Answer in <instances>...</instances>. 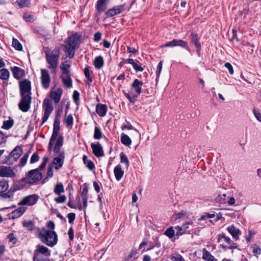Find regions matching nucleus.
<instances>
[{
    "label": "nucleus",
    "instance_id": "nucleus-12",
    "mask_svg": "<svg viewBox=\"0 0 261 261\" xmlns=\"http://www.w3.org/2000/svg\"><path fill=\"white\" fill-rule=\"evenodd\" d=\"M41 82L43 88L47 89L49 88L50 83V77L49 72L46 69H41Z\"/></svg>",
    "mask_w": 261,
    "mask_h": 261
},
{
    "label": "nucleus",
    "instance_id": "nucleus-63",
    "mask_svg": "<svg viewBox=\"0 0 261 261\" xmlns=\"http://www.w3.org/2000/svg\"><path fill=\"white\" fill-rule=\"evenodd\" d=\"M253 113L257 120L261 122V113L255 109L253 110Z\"/></svg>",
    "mask_w": 261,
    "mask_h": 261
},
{
    "label": "nucleus",
    "instance_id": "nucleus-20",
    "mask_svg": "<svg viewBox=\"0 0 261 261\" xmlns=\"http://www.w3.org/2000/svg\"><path fill=\"white\" fill-rule=\"evenodd\" d=\"M227 230L234 239L236 240L239 239V236L241 234L239 229L236 228L233 225H231L227 227Z\"/></svg>",
    "mask_w": 261,
    "mask_h": 261
},
{
    "label": "nucleus",
    "instance_id": "nucleus-27",
    "mask_svg": "<svg viewBox=\"0 0 261 261\" xmlns=\"http://www.w3.org/2000/svg\"><path fill=\"white\" fill-rule=\"evenodd\" d=\"M108 0H98L96 9L99 13H101L107 9Z\"/></svg>",
    "mask_w": 261,
    "mask_h": 261
},
{
    "label": "nucleus",
    "instance_id": "nucleus-62",
    "mask_svg": "<svg viewBox=\"0 0 261 261\" xmlns=\"http://www.w3.org/2000/svg\"><path fill=\"white\" fill-rule=\"evenodd\" d=\"M68 234L70 241H73L74 239V230L72 227H71L68 231Z\"/></svg>",
    "mask_w": 261,
    "mask_h": 261
},
{
    "label": "nucleus",
    "instance_id": "nucleus-36",
    "mask_svg": "<svg viewBox=\"0 0 261 261\" xmlns=\"http://www.w3.org/2000/svg\"><path fill=\"white\" fill-rule=\"evenodd\" d=\"M10 75L9 71L8 69H2L0 70V79L4 80H8Z\"/></svg>",
    "mask_w": 261,
    "mask_h": 261
},
{
    "label": "nucleus",
    "instance_id": "nucleus-39",
    "mask_svg": "<svg viewBox=\"0 0 261 261\" xmlns=\"http://www.w3.org/2000/svg\"><path fill=\"white\" fill-rule=\"evenodd\" d=\"M13 124L14 121L12 119L4 121L2 128L5 129H9L13 126Z\"/></svg>",
    "mask_w": 261,
    "mask_h": 261
},
{
    "label": "nucleus",
    "instance_id": "nucleus-5",
    "mask_svg": "<svg viewBox=\"0 0 261 261\" xmlns=\"http://www.w3.org/2000/svg\"><path fill=\"white\" fill-rule=\"evenodd\" d=\"M42 177V173L39 171L38 169H36L30 171L21 180L25 183L33 184L40 180Z\"/></svg>",
    "mask_w": 261,
    "mask_h": 261
},
{
    "label": "nucleus",
    "instance_id": "nucleus-2",
    "mask_svg": "<svg viewBox=\"0 0 261 261\" xmlns=\"http://www.w3.org/2000/svg\"><path fill=\"white\" fill-rule=\"evenodd\" d=\"M39 238L41 241L49 247H53L58 242V236L54 230L45 228L42 229L39 232Z\"/></svg>",
    "mask_w": 261,
    "mask_h": 261
},
{
    "label": "nucleus",
    "instance_id": "nucleus-25",
    "mask_svg": "<svg viewBox=\"0 0 261 261\" xmlns=\"http://www.w3.org/2000/svg\"><path fill=\"white\" fill-rule=\"evenodd\" d=\"M12 71L14 77L16 79H19L24 75V70L20 67L14 66L12 68Z\"/></svg>",
    "mask_w": 261,
    "mask_h": 261
},
{
    "label": "nucleus",
    "instance_id": "nucleus-6",
    "mask_svg": "<svg viewBox=\"0 0 261 261\" xmlns=\"http://www.w3.org/2000/svg\"><path fill=\"white\" fill-rule=\"evenodd\" d=\"M225 242L226 245L224 243L221 244L222 248H228L230 249H236L238 247L237 243L232 241L229 237L226 236L224 233L219 234L218 236V242Z\"/></svg>",
    "mask_w": 261,
    "mask_h": 261
},
{
    "label": "nucleus",
    "instance_id": "nucleus-10",
    "mask_svg": "<svg viewBox=\"0 0 261 261\" xmlns=\"http://www.w3.org/2000/svg\"><path fill=\"white\" fill-rule=\"evenodd\" d=\"M43 108L44 110V114L42 118V124H43L47 121L53 110L52 103L48 99H45L44 100Z\"/></svg>",
    "mask_w": 261,
    "mask_h": 261
},
{
    "label": "nucleus",
    "instance_id": "nucleus-55",
    "mask_svg": "<svg viewBox=\"0 0 261 261\" xmlns=\"http://www.w3.org/2000/svg\"><path fill=\"white\" fill-rule=\"evenodd\" d=\"M215 217V214L206 213V214H205V215L201 216L200 217V218L199 219V221H202V220H204L206 218H214Z\"/></svg>",
    "mask_w": 261,
    "mask_h": 261
},
{
    "label": "nucleus",
    "instance_id": "nucleus-58",
    "mask_svg": "<svg viewBox=\"0 0 261 261\" xmlns=\"http://www.w3.org/2000/svg\"><path fill=\"white\" fill-rule=\"evenodd\" d=\"M187 215V212L185 211H181L179 213L175 214V218L176 219H180Z\"/></svg>",
    "mask_w": 261,
    "mask_h": 261
},
{
    "label": "nucleus",
    "instance_id": "nucleus-40",
    "mask_svg": "<svg viewBox=\"0 0 261 261\" xmlns=\"http://www.w3.org/2000/svg\"><path fill=\"white\" fill-rule=\"evenodd\" d=\"M12 46L13 47L17 50H21L22 49V46L21 44L19 42V41L15 39H13L12 41Z\"/></svg>",
    "mask_w": 261,
    "mask_h": 261
},
{
    "label": "nucleus",
    "instance_id": "nucleus-19",
    "mask_svg": "<svg viewBox=\"0 0 261 261\" xmlns=\"http://www.w3.org/2000/svg\"><path fill=\"white\" fill-rule=\"evenodd\" d=\"M22 148L21 146H17L9 154V158H13L16 161L22 153Z\"/></svg>",
    "mask_w": 261,
    "mask_h": 261
},
{
    "label": "nucleus",
    "instance_id": "nucleus-13",
    "mask_svg": "<svg viewBox=\"0 0 261 261\" xmlns=\"http://www.w3.org/2000/svg\"><path fill=\"white\" fill-rule=\"evenodd\" d=\"M180 46L183 48H188L187 43L186 41L180 39H173L171 41L167 42L162 44L161 47Z\"/></svg>",
    "mask_w": 261,
    "mask_h": 261
},
{
    "label": "nucleus",
    "instance_id": "nucleus-8",
    "mask_svg": "<svg viewBox=\"0 0 261 261\" xmlns=\"http://www.w3.org/2000/svg\"><path fill=\"white\" fill-rule=\"evenodd\" d=\"M39 196L36 194H32L24 197L18 203V205L32 206L35 204L38 199Z\"/></svg>",
    "mask_w": 261,
    "mask_h": 261
},
{
    "label": "nucleus",
    "instance_id": "nucleus-16",
    "mask_svg": "<svg viewBox=\"0 0 261 261\" xmlns=\"http://www.w3.org/2000/svg\"><path fill=\"white\" fill-rule=\"evenodd\" d=\"M15 173L10 167L0 166V177H14Z\"/></svg>",
    "mask_w": 261,
    "mask_h": 261
},
{
    "label": "nucleus",
    "instance_id": "nucleus-14",
    "mask_svg": "<svg viewBox=\"0 0 261 261\" xmlns=\"http://www.w3.org/2000/svg\"><path fill=\"white\" fill-rule=\"evenodd\" d=\"M64 152L63 151H61V152H60L59 154H58V156L55 157L54 159L50 165L54 166L56 170H59L62 168L64 163Z\"/></svg>",
    "mask_w": 261,
    "mask_h": 261
},
{
    "label": "nucleus",
    "instance_id": "nucleus-3",
    "mask_svg": "<svg viewBox=\"0 0 261 261\" xmlns=\"http://www.w3.org/2000/svg\"><path fill=\"white\" fill-rule=\"evenodd\" d=\"M143 85V82L136 79L130 86L131 92L126 93L123 91L124 95L132 103H134L136 100L138 95L142 92V88Z\"/></svg>",
    "mask_w": 261,
    "mask_h": 261
},
{
    "label": "nucleus",
    "instance_id": "nucleus-38",
    "mask_svg": "<svg viewBox=\"0 0 261 261\" xmlns=\"http://www.w3.org/2000/svg\"><path fill=\"white\" fill-rule=\"evenodd\" d=\"M23 226L27 228L28 230L32 231L34 228V223L32 221H24L23 222Z\"/></svg>",
    "mask_w": 261,
    "mask_h": 261
},
{
    "label": "nucleus",
    "instance_id": "nucleus-37",
    "mask_svg": "<svg viewBox=\"0 0 261 261\" xmlns=\"http://www.w3.org/2000/svg\"><path fill=\"white\" fill-rule=\"evenodd\" d=\"M102 133L100 129L95 126L94 128V132L93 135V138L96 140H100L102 138Z\"/></svg>",
    "mask_w": 261,
    "mask_h": 261
},
{
    "label": "nucleus",
    "instance_id": "nucleus-33",
    "mask_svg": "<svg viewBox=\"0 0 261 261\" xmlns=\"http://www.w3.org/2000/svg\"><path fill=\"white\" fill-rule=\"evenodd\" d=\"M70 65L67 63V62L61 63L60 65L61 69L62 71L63 74H66V75H69V68Z\"/></svg>",
    "mask_w": 261,
    "mask_h": 261
},
{
    "label": "nucleus",
    "instance_id": "nucleus-18",
    "mask_svg": "<svg viewBox=\"0 0 261 261\" xmlns=\"http://www.w3.org/2000/svg\"><path fill=\"white\" fill-rule=\"evenodd\" d=\"M191 43H193L197 49L198 54H200L201 50V44L199 42V37L198 34L192 33L191 34Z\"/></svg>",
    "mask_w": 261,
    "mask_h": 261
},
{
    "label": "nucleus",
    "instance_id": "nucleus-41",
    "mask_svg": "<svg viewBox=\"0 0 261 261\" xmlns=\"http://www.w3.org/2000/svg\"><path fill=\"white\" fill-rule=\"evenodd\" d=\"M120 162L125 164L127 168L129 166V161L127 156L123 153L121 152L120 154Z\"/></svg>",
    "mask_w": 261,
    "mask_h": 261
},
{
    "label": "nucleus",
    "instance_id": "nucleus-28",
    "mask_svg": "<svg viewBox=\"0 0 261 261\" xmlns=\"http://www.w3.org/2000/svg\"><path fill=\"white\" fill-rule=\"evenodd\" d=\"M63 144V137L62 136H60L58 138L56 143L55 144V146L54 147V151L57 154H59L61 147H62Z\"/></svg>",
    "mask_w": 261,
    "mask_h": 261
},
{
    "label": "nucleus",
    "instance_id": "nucleus-59",
    "mask_svg": "<svg viewBox=\"0 0 261 261\" xmlns=\"http://www.w3.org/2000/svg\"><path fill=\"white\" fill-rule=\"evenodd\" d=\"M67 218L68 219V222L69 223H73L75 218V214L73 213H69L67 215Z\"/></svg>",
    "mask_w": 261,
    "mask_h": 261
},
{
    "label": "nucleus",
    "instance_id": "nucleus-60",
    "mask_svg": "<svg viewBox=\"0 0 261 261\" xmlns=\"http://www.w3.org/2000/svg\"><path fill=\"white\" fill-rule=\"evenodd\" d=\"M121 129L122 130L124 129H133V126L131 124H130L129 122H127L126 123H123L121 126Z\"/></svg>",
    "mask_w": 261,
    "mask_h": 261
},
{
    "label": "nucleus",
    "instance_id": "nucleus-49",
    "mask_svg": "<svg viewBox=\"0 0 261 261\" xmlns=\"http://www.w3.org/2000/svg\"><path fill=\"white\" fill-rule=\"evenodd\" d=\"M39 160V156L37 152H34L30 159V163L34 164L38 162Z\"/></svg>",
    "mask_w": 261,
    "mask_h": 261
},
{
    "label": "nucleus",
    "instance_id": "nucleus-51",
    "mask_svg": "<svg viewBox=\"0 0 261 261\" xmlns=\"http://www.w3.org/2000/svg\"><path fill=\"white\" fill-rule=\"evenodd\" d=\"M252 252L255 255H259L261 253V248L258 245L254 244L253 246Z\"/></svg>",
    "mask_w": 261,
    "mask_h": 261
},
{
    "label": "nucleus",
    "instance_id": "nucleus-4",
    "mask_svg": "<svg viewBox=\"0 0 261 261\" xmlns=\"http://www.w3.org/2000/svg\"><path fill=\"white\" fill-rule=\"evenodd\" d=\"M78 42V38L75 35H72L68 38V42L65 45V52L68 54L70 59H72L74 56Z\"/></svg>",
    "mask_w": 261,
    "mask_h": 261
},
{
    "label": "nucleus",
    "instance_id": "nucleus-46",
    "mask_svg": "<svg viewBox=\"0 0 261 261\" xmlns=\"http://www.w3.org/2000/svg\"><path fill=\"white\" fill-rule=\"evenodd\" d=\"M29 152H28V153L24 154L23 156L21 158V159H20V166L23 167L26 164L27 162L28 159V158H29Z\"/></svg>",
    "mask_w": 261,
    "mask_h": 261
},
{
    "label": "nucleus",
    "instance_id": "nucleus-26",
    "mask_svg": "<svg viewBox=\"0 0 261 261\" xmlns=\"http://www.w3.org/2000/svg\"><path fill=\"white\" fill-rule=\"evenodd\" d=\"M114 173L117 180L119 181L122 178L124 174V171L122 170L120 165H118L115 167Z\"/></svg>",
    "mask_w": 261,
    "mask_h": 261
},
{
    "label": "nucleus",
    "instance_id": "nucleus-11",
    "mask_svg": "<svg viewBox=\"0 0 261 261\" xmlns=\"http://www.w3.org/2000/svg\"><path fill=\"white\" fill-rule=\"evenodd\" d=\"M19 87L21 96L31 95V82L28 80H24L19 82Z\"/></svg>",
    "mask_w": 261,
    "mask_h": 261
},
{
    "label": "nucleus",
    "instance_id": "nucleus-15",
    "mask_svg": "<svg viewBox=\"0 0 261 261\" xmlns=\"http://www.w3.org/2000/svg\"><path fill=\"white\" fill-rule=\"evenodd\" d=\"M91 147L92 149L93 153L97 158H100L104 156V151L103 148L99 142L96 143H92Z\"/></svg>",
    "mask_w": 261,
    "mask_h": 261
},
{
    "label": "nucleus",
    "instance_id": "nucleus-54",
    "mask_svg": "<svg viewBox=\"0 0 261 261\" xmlns=\"http://www.w3.org/2000/svg\"><path fill=\"white\" fill-rule=\"evenodd\" d=\"M116 11L115 10V9L114 8L109 9L106 13V15L107 17H112L115 15H116Z\"/></svg>",
    "mask_w": 261,
    "mask_h": 261
},
{
    "label": "nucleus",
    "instance_id": "nucleus-53",
    "mask_svg": "<svg viewBox=\"0 0 261 261\" xmlns=\"http://www.w3.org/2000/svg\"><path fill=\"white\" fill-rule=\"evenodd\" d=\"M175 228L177 230V232L175 234V236L176 237H178V236H181V235L184 234L185 233H186L185 230H184L182 229L181 226H176L175 227Z\"/></svg>",
    "mask_w": 261,
    "mask_h": 261
},
{
    "label": "nucleus",
    "instance_id": "nucleus-23",
    "mask_svg": "<svg viewBox=\"0 0 261 261\" xmlns=\"http://www.w3.org/2000/svg\"><path fill=\"white\" fill-rule=\"evenodd\" d=\"M108 108L106 105L99 103L96 107V112L100 117H104L107 113Z\"/></svg>",
    "mask_w": 261,
    "mask_h": 261
},
{
    "label": "nucleus",
    "instance_id": "nucleus-32",
    "mask_svg": "<svg viewBox=\"0 0 261 261\" xmlns=\"http://www.w3.org/2000/svg\"><path fill=\"white\" fill-rule=\"evenodd\" d=\"M121 142L126 146H129L132 144V140L127 135L123 133L121 135Z\"/></svg>",
    "mask_w": 261,
    "mask_h": 261
},
{
    "label": "nucleus",
    "instance_id": "nucleus-42",
    "mask_svg": "<svg viewBox=\"0 0 261 261\" xmlns=\"http://www.w3.org/2000/svg\"><path fill=\"white\" fill-rule=\"evenodd\" d=\"M164 234L167 236L169 238H173L175 235V231L172 227H170L167 229L164 232Z\"/></svg>",
    "mask_w": 261,
    "mask_h": 261
},
{
    "label": "nucleus",
    "instance_id": "nucleus-64",
    "mask_svg": "<svg viewBox=\"0 0 261 261\" xmlns=\"http://www.w3.org/2000/svg\"><path fill=\"white\" fill-rule=\"evenodd\" d=\"M101 37V34L100 32H96L94 36V40L95 42L99 41Z\"/></svg>",
    "mask_w": 261,
    "mask_h": 261
},
{
    "label": "nucleus",
    "instance_id": "nucleus-45",
    "mask_svg": "<svg viewBox=\"0 0 261 261\" xmlns=\"http://www.w3.org/2000/svg\"><path fill=\"white\" fill-rule=\"evenodd\" d=\"M65 122L67 126H72L73 123V118L71 114L69 115L65 119Z\"/></svg>",
    "mask_w": 261,
    "mask_h": 261
},
{
    "label": "nucleus",
    "instance_id": "nucleus-17",
    "mask_svg": "<svg viewBox=\"0 0 261 261\" xmlns=\"http://www.w3.org/2000/svg\"><path fill=\"white\" fill-rule=\"evenodd\" d=\"M125 62H127L128 64H132L134 69L137 72L139 71L142 72L144 70V67L142 66V64L137 60L127 59H126Z\"/></svg>",
    "mask_w": 261,
    "mask_h": 261
},
{
    "label": "nucleus",
    "instance_id": "nucleus-21",
    "mask_svg": "<svg viewBox=\"0 0 261 261\" xmlns=\"http://www.w3.org/2000/svg\"><path fill=\"white\" fill-rule=\"evenodd\" d=\"M27 210V207L20 206L13 211L10 214V217L12 219L17 218L22 215Z\"/></svg>",
    "mask_w": 261,
    "mask_h": 261
},
{
    "label": "nucleus",
    "instance_id": "nucleus-52",
    "mask_svg": "<svg viewBox=\"0 0 261 261\" xmlns=\"http://www.w3.org/2000/svg\"><path fill=\"white\" fill-rule=\"evenodd\" d=\"M116 11V15L121 13L124 10V5H119L113 7Z\"/></svg>",
    "mask_w": 261,
    "mask_h": 261
},
{
    "label": "nucleus",
    "instance_id": "nucleus-31",
    "mask_svg": "<svg viewBox=\"0 0 261 261\" xmlns=\"http://www.w3.org/2000/svg\"><path fill=\"white\" fill-rule=\"evenodd\" d=\"M83 160L84 164L90 170H93L95 169V167L94 163L92 161L89 160L87 155L83 156Z\"/></svg>",
    "mask_w": 261,
    "mask_h": 261
},
{
    "label": "nucleus",
    "instance_id": "nucleus-30",
    "mask_svg": "<svg viewBox=\"0 0 261 261\" xmlns=\"http://www.w3.org/2000/svg\"><path fill=\"white\" fill-rule=\"evenodd\" d=\"M93 64L96 69H101L104 65V61L102 57L100 56L96 57L94 61Z\"/></svg>",
    "mask_w": 261,
    "mask_h": 261
},
{
    "label": "nucleus",
    "instance_id": "nucleus-29",
    "mask_svg": "<svg viewBox=\"0 0 261 261\" xmlns=\"http://www.w3.org/2000/svg\"><path fill=\"white\" fill-rule=\"evenodd\" d=\"M203 255L202 259L206 261H217V259L212 255L206 249L204 248L202 250Z\"/></svg>",
    "mask_w": 261,
    "mask_h": 261
},
{
    "label": "nucleus",
    "instance_id": "nucleus-61",
    "mask_svg": "<svg viewBox=\"0 0 261 261\" xmlns=\"http://www.w3.org/2000/svg\"><path fill=\"white\" fill-rule=\"evenodd\" d=\"M73 99L74 101L77 103L80 99V94L77 91H74L72 95Z\"/></svg>",
    "mask_w": 261,
    "mask_h": 261
},
{
    "label": "nucleus",
    "instance_id": "nucleus-35",
    "mask_svg": "<svg viewBox=\"0 0 261 261\" xmlns=\"http://www.w3.org/2000/svg\"><path fill=\"white\" fill-rule=\"evenodd\" d=\"M62 81L64 85L68 88H70L72 86V81L69 75L67 77H62Z\"/></svg>",
    "mask_w": 261,
    "mask_h": 261
},
{
    "label": "nucleus",
    "instance_id": "nucleus-1",
    "mask_svg": "<svg viewBox=\"0 0 261 261\" xmlns=\"http://www.w3.org/2000/svg\"><path fill=\"white\" fill-rule=\"evenodd\" d=\"M44 52L46 62L49 64L48 67L54 73L56 71L58 66L60 52V48L57 46L52 51H50L48 47H46Z\"/></svg>",
    "mask_w": 261,
    "mask_h": 261
},
{
    "label": "nucleus",
    "instance_id": "nucleus-57",
    "mask_svg": "<svg viewBox=\"0 0 261 261\" xmlns=\"http://www.w3.org/2000/svg\"><path fill=\"white\" fill-rule=\"evenodd\" d=\"M224 66L227 69H228L229 72L230 74H233L234 73L233 67L230 63H229V62L225 63L224 64Z\"/></svg>",
    "mask_w": 261,
    "mask_h": 261
},
{
    "label": "nucleus",
    "instance_id": "nucleus-22",
    "mask_svg": "<svg viewBox=\"0 0 261 261\" xmlns=\"http://www.w3.org/2000/svg\"><path fill=\"white\" fill-rule=\"evenodd\" d=\"M62 89L61 88H58L56 91H52L50 93V97L54 100L55 103L59 102L62 94Z\"/></svg>",
    "mask_w": 261,
    "mask_h": 261
},
{
    "label": "nucleus",
    "instance_id": "nucleus-44",
    "mask_svg": "<svg viewBox=\"0 0 261 261\" xmlns=\"http://www.w3.org/2000/svg\"><path fill=\"white\" fill-rule=\"evenodd\" d=\"M17 3L20 8L27 7L30 4V0H17Z\"/></svg>",
    "mask_w": 261,
    "mask_h": 261
},
{
    "label": "nucleus",
    "instance_id": "nucleus-48",
    "mask_svg": "<svg viewBox=\"0 0 261 261\" xmlns=\"http://www.w3.org/2000/svg\"><path fill=\"white\" fill-rule=\"evenodd\" d=\"M192 223H187L185 224H183L181 227L182 228V229L185 230V232H189L191 229H192V228L191 226H192Z\"/></svg>",
    "mask_w": 261,
    "mask_h": 261
},
{
    "label": "nucleus",
    "instance_id": "nucleus-34",
    "mask_svg": "<svg viewBox=\"0 0 261 261\" xmlns=\"http://www.w3.org/2000/svg\"><path fill=\"white\" fill-rule=\"evenodd\" d=\"M64 191V186L62 183H58L55 185L54 192L56 194L60 195Z\"/></svg>",
    "mask_w": 261,
    "mask_h": 261
},
{
    "label": "nucleus",
    "instance_id": "nucleus-50",
    "mask_svg": "<svg viewBox=\"0 0 261 261\" xmlns=\"http://www.w3.org/2000/svg\"><path fill=\"white\" fill-rule=\"evenodd\" d=\"M162 65H163V62L162 61H160L159 62V63L158 64V66H157V68H156V81L158 80V79H159V77L160 76V73H161L162 69Z\"/></svg>",
    "mask_w": 261,
    "mask_h": 261
},
{
    "label": "nucleus",
    "instance_id": "nucleus-43",
    "mask_svg": "<svg viewBox=\"0 0 261 261\" xmlns=\"http://www.w3.org/2000/svg\"><path fill=\"white\" fill-rule=\"evenodd\" d=\"M172 261H185L184 258L179 253H175L171 256Z\"/></svg>",
    "mask_w": 261,
    "mask_h": 261
},
{
    "label": "nucleus",
    "instance_id": "nucleus-56",
    "mask_svg": "<svg viewBox=\"0 0 261 261\" xmlns=\"http://www.w3.org/2000/svg\"><path fill=\"white\" fill-rule=\"evenodd\" d=\"M48 161V158L47 156H44L43 159L42 163L39 167L38 170L39 169H40V170L43 169L45 167Z\"/></svg>",
    "mask_w": 261,
    "mask_h": 261
},
{
    "label": "nucleus",
    "instance_id": "nucleus-47",
    "mask_svg": "<svg viewBox=\"0 0 261 261\" xmlns=\"http://www.w3.org/2000/svg\"><path fill=\"white\" fill-rule=\"evenodd\" d=\"M66 197L65 195H60L55 198V201L57 203H63L66 200Z\"/></svg>",
    "mask_w": 261,
    "mask_h": 261
},
{
    "label": "nucleus",
    "instance_id": "nucleus-9",
    "mask_svg": "<svg viewBox=\"0 0 261 261\" xmlns=\"http://www.w3.org/2000/svg\"><path fill=\"white\" fill-rule=\"evenodd\" d=\"M32 98L30 95L21 96V99L18 104L19 109L23 112H27L30 108Z\"/></svg>",
    "mask_w": 261,
    "mask_h": 261
},
{
    "label": "nucleus",
    "instance_id": "nucleus-24",
    "mask_svg": "<svg viewBox=\"0 0 261 261\" xmlns=\"http://www.w3.org/2000/svg\"><path fill=\"white\" fill-rule=\"evenodd\" d=\"M60 120L59 118H55L54 123L53 132L51 135L52 140L56 139L57 137L60 129Z\"/></svg>",
    "mask_w": 261,
    "mask_h": 261
},
{
    "label": "nucleus",
    "instance_id": "nucleus-7",
    "mask_svg": "<svg viewBox=\"0 0 261 261\" xmlns=\"http://www.w3.org/2000/svg\"><path fill=\"white\" fill-rule=\"evenodd\" d=\"M9 184L6 180L0 181V196L3 198L9 199L12 198L14 195V192L17 189H14L12 190L10 189L7 192L5 193L8 190Z\"/></svg>",
    "mask_w": 261,
    "mask_h": 261
}]
</instances>
